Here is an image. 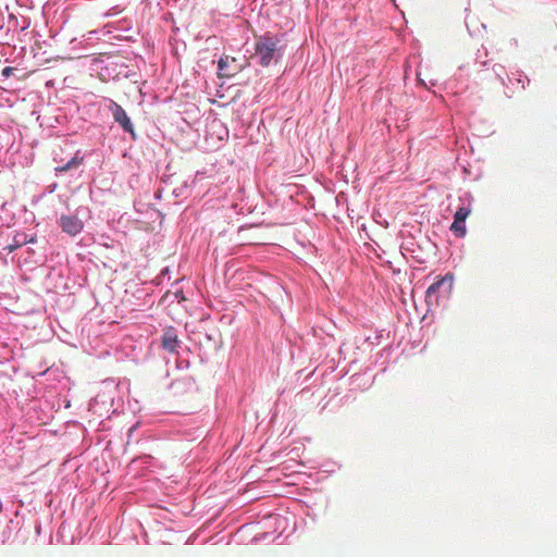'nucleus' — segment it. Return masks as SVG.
Segmentation results:
<instances>
[{
  "label": "nucleus",
  "mask_w": 557,
  "mask_h": 557,
  "mask_svg": "<svg viewBox=\"0 0 557 557\" xmlns=\"http://www.w3.org/2000/svg\"><path fill=\"white\" fill-rule=\"evenodd\" d=\"M284 55V47L281 45V36L267 32L255 40V54L258 65L268 67L272 63H278Z\"/></svg>",
  "instance_id": "nucleus-1"
},
{
  "label": "nucleus",
  "mask_w": 557,
  "mask_h": 557,
  "mask_svg": "<svg viewBox=\"0 0 557 557\" xmlns=\"http://www.w3.org/2000/svg\"><path fill=\"white\" fill-rule=\"evenodd\" d=\"M453 290V275L447 273L441 278L436 280L426 289L425 301L428 307L438 306L441 300L449 297Z\"/></svg>",
  "instance_id": "nucleus-2"
},
{
  "label": "nucleus",
  "mask_w": 557,
  "mask_h": 557,
  "mask_svg": "<svg viewBox=\"0 0 557 557\" xmlns=\"http://www.w3.org/2000/svg\"><path fill=\"white\" fill-rule=\"evenodd\" d=\"M102 104H104L106 110L109 111L111 117H113L114 123L122 128V132L129 135L132 140H136L135 126L123 107L111 98H104V100H102Z\"/></svg>",
  "instance_id": "nucleus-3"
},
{
  "label": "nucleus",
  "mask_w": 557,
  "mask_h": 557,
  "mask_svg": "<svg viewBox=\"0 0 557 557\" xmlns=\"http://www.w3.org/2000/svg\"><path fill=\"white\" fill-rule=\"evenodd\" d=\"M61 231L70 236H76L83 231V221L77 215H61Z\"/></svg>",
  "instance_id": "nucleus-4"
},
{
  "label": "nucleus",
  "mask_w": 557,
  "mask_h": 557,
  "mask_svg": "<svg viewBox=\"0 0 557 557\" xmlns=\"http://www.w3.org/2000/svg\"><path fill=\"white\" fill-rule=\"evenodd\" d=\"M473 197L469 191H465L459 196V207L455 212V219L459 221H466L469 214L472 212Z\"/></svg>",
  "instance_id": "nucleus-5"
},
{
  "label": "nucleus",
  "mask_w": 557,
  "mask_h": 557,
  "mask_svg": "<svg viewBox=\"0 0 557 557\" xmlns=\"http://www.w3.org/2000/svg\"><path fill=\"white\" fill-rule=\"evenodd\" d=\"M36 243V236L28 235L24 232H17L15 235H13L12 244L3 247V250L8 253L13 252L15 249L27 245V244H35Z\"/></svg>",
  "instance_id": "nucleus-6"
},
{
  "label": "nucleus",
  "mask_w": 557,
  "mask_h": 557,
  "mask_svg": "<svg viewBox=\"0 0 557 557\" xmlns=\"http://www.w3.org/2000/svg\"><path fill=\"white\" fill-rule=\"evenodd\" d=\"M180 345L181 342L177 338L175 330L171 327L164 331L163 336H161V348L169 352H176Z\"/></svg>",
  "instance_id": "nucleus-7"
},
{
  "label": "nucleus",
  "mask_w": 557,
  "mask_h": 557,
  "mask_svg": "<svg viewBox=\"0 0 557 557\" xmlns=\"http://www.w3.org/2000/svg\"><path fill=\"white\" fill-rule=\"evenodd\" d=\"M83 159L84 158H83L82 152L79 150H77V152L74 153V156L72 158H70V160L67 162H65V164L58 165V166H55V169H53V172H55V176H59L65 172L77 169L78 166H81L83 164Z\"/></svg>",
  "instance_id": "nucleus-8"
},
{
  "label": "nucleus",
  "mask_w": 557,
  "mask_h": 557,
  "mask_svg": "<svg viewBox=\"0 0 557 557\" xmlns=\"http://www.w3.org/2000/svg\"><path fill=\"white\" fill-rule=\"evenodd\" d=\"M450 231L453 232V234H455L456 237H465V234H466V225H465V221H459V220H456L453 221L451 223V226H450Z\"/></svg>",
  "instance_id": "nucleus-9"
},
{
  "label": "nucleus",
  "mask_w": 557,
  "mask_h": 557,
  "mask_svg": "<svg viewBox=\"0 0 557 557\" xmlns=\"http://www.w3.org/2000/svg\"><path fill=\"white\" fill-rule=\"evenodd\" d=\"M227 62H230V57L225 55L220 58V61H218V74H220V77H231L232 73L227 72Z\"/></svg>",
  "instance_id": "nucleus-10"
},
{
  "label": "nucleus",
  "mask_w": 557,
  "mask_h": 557,
  "mask_svg": "<svg viewBox=\"0 0 557 557\" xmlns=\"http://www.w3.org/2000/svg\"><path fill=\"white\" fill-rule=\"evenodd\" d=\"M509 82L511 84L518 83L521 84L522 89L525 88V85L530 82L525 75H523L522 72L512 73L510 77H508Z\"/></svg>",
  "instance_id": "nucleus-11"
},
{
  "label": "nucleus",
  "mask_w": 557,
  "mask_h": 557,
  "mask_svg": "<svg viewBox=\"0 0 557 557\" xmlns=\"http://www.w3.org/2000/svg\"><path fill=\"white\" fill-rule=\"evenodd\" d=\"M16 71V69L7 66L0 71V81H4L12 76V74Z\"/></svg>",
  "instance_id": "nucleus-12"
},
{
  "label": "nucleus",
  "mask_w": 557,
  "mask_h": 557,
  "mask_svg": "<svg viewBox=\"0 0 557 557\" xmlns=\"http://www.w3.org/2000/svg\"><path fill=\"white\" fill-rule=\"evenodd\" d=\"M9 29L4 27L3 23L0 22V45L5 44V37L8 36Z\"/></svg>",
  "instance_id": "nucleus-13"
},
{
  "label": "nucleus",
  "mask_w": 557,
  "mask_h": 557,
  "mask_svg": "<svg viewBox=\"0 0 557 557\" xmlns=\"http://www.w3.org/2000/svg\"><path fill=\"white\" fill-rule=\"evenodd\" d=\"M54 189H57V184L55 183L49 185V193L54 191Z\"/></svg>",
  "instance_id": "nucleus-14"
},
{
  "label": "nucleus",
  "mask_w": 557,
  "mask_h": 557,
  "mask_svg": "<svg viewBox=\"0 0 557 557\" xmlns=\"http://www.w3.org/2000/svg\"><path fill=\"white\" fill-rule=\"evenodd\" d=\"M154 197H156V199H160L161 198V188L157 189V191L154 194Z\"/></svg>",
  "instance_id": "nucleus-15"
},
{
  "label": "nucleus",
  "mask_w": 557,
  "mask_h": 557,
  "mask_svg": "<svg viewBox=\"0 0 557 557\" xmlns=\"http://www.w3.org/2000/svg\"><path fill=\"white\" fill-rule=\"evenodd\" d=\"M173 195H175L176 197L180 196L181 189H178V188L173 189Z\"/></svg>",
  "instance_id": "nucleus-16"
},
{
  "label": "nucleus",
  "mask_w": 557,
  "mask_h": 557,
  "mask_svg": "<svg viewBox=\"0 0 557 557\" xmlns=\"http://www.w3.org/2000/svg\"><path fill=\"white\" fill-rule=\"evenodd\" d=\"M494 72H497V70H494ZM497 74V77L500 78V83L504 84L505 83V79L502 78L500 74L499 73H496Z\"/></svg>",
  "instance_id": "nucleus-17"
}]
</instances>
